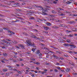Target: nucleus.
<instances>
[{
  "instance_id": "obj_1",
  "label": "nucleus",
  "mask_w": 77,
  "mask_h": 77,
  "mask_svg": "<svg viewBox=\"0 0 77 77\" xmlns=\"http://www.w3.org/2000/svg\"><path fill=\"white\" fill-rule=\"evenodd\" d=\"M26 42H27V44L29 45H28V46H32L34 48L36 47V45H35L34 42H33L32 43H31V41L29 40H27L26 41Z\"/></svg>"
},
{
  "instance_id": "obj_2",
  "label": "nucleus",
  "mask_w": 77,
  "mask_h": 77,
  "mask_svg": "<svg viewBox=\"0 0 77 77\" xmlns=\"http://www.w3.org/2000/svg\"><path fill=\"white\" fill-rule=\"evenodd\" d=\"M32 13H33V12H32V11H30L29 12L27 13V15H28L29 16H32Z\"/></svg>"
},
{
  "instance_id": "obj_3",
  "label": "nucleus",
  "mask_w": 77,
  "mask_h": 77,
  "mask_svg": "<svg viewBox=\"0 0 77 77\" xmlns=\"http://www.w3.org/2000/svg\"><path fill=\"white\" fill-rule=\"evenodd\" d=\"M40 14H42V15H48V14L47 13H46L45 12H42L41 13L39 12Z\"/></svg>"
},
{
  "instance_id": "obj_4",
  "label": "nucleus",
  "mask_w": 77,
  "mask_h": 77,
  "mask_svg": "<svg viewBox=\"0 0 77 77\" xmlns=\"http://www.w3.org/2000/svg\"><path fill=\"white\" fill-rule=\"evenodd\" d=\"M8 33H10V34H12V35H14L15 34V32L10 31H8Z\"/></svg>"
},
{
  "instance_id": "obj_5",
  "label": "nucleus",
  "mask_w": 77,
  "mask_h": 77,
  "mask_svg": "<svg viewBox=\"0 0 77 77\" xmlns=\"http://www.w3.org/2000/svg\"><path fill=\"white\" fill-rule=\"evenodd\" d=\"M44 29L45 30H48V29H49L48 27V26H44Z\"/></svg>"
},
{
  "instance_id": "obj_6",
  "label": "nucleus",
  "mask_w": 77,
  "mask_h": 77,
  "mask_svg": "<svg viewBox=\"0 0 77 77\" xmlns=\"http://www.w3.org/2000/svg\"><path fill=\"white\" fill-rule=\"evenodd\" d=\"M40 53V51L39 50H37L35 52V54H39Z\"/></svg>"
},
{
  "instance_id": "obj_7",
  "label": "nucleus",
  "mask_w": 77,
  "mask_h": 77,
  "mask_svg": "<svg viewBox=\"0 0 77 77\" xmlns=\"http://www.w3.org/2000/svg\"><path fill=\"white\" fill-rule=\"evenodd\" d=\"M63 45H64V46H66V47L69 46V45L68 43H65L63 44Z\"/></svg>"
},
{
  "instance_id": "obj_8",
  "label": "nucleus",
  "mask_w": 77,
  "mask_h": 77,
  "mask_svg": "<svg viewBox=\"0 0 77 77\" xmlns=\"http://www.w3.org/2000/svg\"><path fill=\"white\" fill-rule=\"evenodd\" d=\"M2 55L4 56H8V54L7 53H3Z\"/></svg>"
},
{
  "instance_id": "obj_9",
  "label": "nucleus",
  "mask_w": 77,
  "mask_h": 77,
  "mask_svg": "<svg viewBox=\"0 0 77 77\" xmlns=\"http://www.w3.org/2000/svg\"><path fill=\"white\" fill-rule=\"evenodd\" d=\"M48 8H45V9H44L42 11H44V12H47V9Z\"/></svg>"
},
{
  "instance_id": "obj_10",
  "label": "nucleus",
  "mask_w": 77,
  "mask_h": 77,
  "mask_svg": "<svg viewBox=\"0 0 77 77\" xmlns=\"http://www.w3.org/2000/svg\"><path fill=\"white\" fill-rule=\"evenodd\" d=\"M46 24L47 26H50L51 25V23L49 22H47L46 23Z\"/></svg>"
},
{
  "instance_id": "obj_11",
  "label": "nucleus",
  "mask_w": 77,
  "mask_h": 77,
  "mask_svg": "<svg viewBox=\"0 0 77 77\" xmlns=\"http://www.w3.org/2000/svg\"><path fill=\"white\" fill-rule=\"evenodd\" d=\"M69 71V68H66V72H68Z\"/></svg>"
},
{
  "instance_id": "obj_12",
  "label": "nucleus",
  "mask_w": 77,
  "mask_h": 77,
  "mask_svg": "<svg viewBox=\"0 0 77 77\" xmlns=\"http://www.w3.org/2000/svg\"><path fill=\"white\" fill-rule=\"evenodd\" d=\"M0 21H5V20L2 18H0Z\"/></svg>"
},
{
  "instance_id": "obj_13",
  "label": "nucleus",
  "mask_w": 77,
  "mask_h": 77,
  "mask_svg": "<svg viewBox=\"0 0 77 77\" xmlns=\"http://www.w3.org/2000/svg\"><path fill=\"white\" fill-rule=\"evenodd\" d=\"M66 3H67V4H70V3H72V2L68 1V2H66Z\"/></svg>"
},
{
  "instance_id": "obj_14",
  "label": "nucleus",
  "mask_w": 77,
  "mask_h": 77,
  "mask_svg": "<svg viewBox=\"0 0 77 77\" xmlns=\"http://www.w3.org/2000/svg\"><path fill=\"white\" fill-rule=\"evenodd\" d=\"M23 34H24V35H26V36H27V35H28V34H27V33L26 32H23Z\"/></svg>"
},
{
  "instance_id": "obj_15",
  "label": "nucleus",
  "mask_w": 77,
  "mask_h": 77,
  "mask_svg": "<svg viewBox=\"0 0 77 77\" xmlns=\"http://www.w3.org/2000/svg\"><path fill=\"white\" fill-rule=\"evenodd\" d=\"M32 51L33 52H35V48H32Z\"/></svg>"
},
{
  "instance_id": "obj_16",
  "label": "nucleus",
  "mask_w": 77,
  "mask_h": 77,
  "mask_svg": "<svg viewBox=\"0 0 77 77\" xmlns=\"http://www.w3.org/2000/svg\"><path fill=\"white\" fill-rule=\"evenodd\" d=\"M66 41L67 42H68L69 43H70V42H71V41L69 40V39L67 40Z\"/></svg>"
},
{
  "instance_id": "obj_17",
  "label": "nucleus",
  "mask_w": 77,
  "mask_h": 77,
  "mask_svg": "<svg viewBox=\"0 0 77 77\" xmlns=\"http://www.w3.org/2000/svg\"><path fill=\"white\" fill-rule=\"evenodd\" d=\"M75 22H74V21H71L70 22V24H73V23H75Z\"/></svg>"
},
{
  "instance_id": "obj_18",
  "label": "nucleus",
  "mask_w": 77,
  "mask_h": 77,
  "mask_svg": "<svg viewBox=\"0 0 77 77\" xmlns=\"http://www.w3.org/2000/svg\"><path fill=\"white\" fill-rule=\"evenodd\" d=\"M13 62H15V63H17V62L18 61L15 60H13Z\"/></svg>"
},
{
  "instance_id": "obj_19",
  "label": "nucleus",
  "mask_w": 77,
  "mask_h": 77,
  "mask_svg": "<svg viewBox=\"0 0 77 77\" xmlns=\"http://www.w3.org/2000/svg\"><path fill=\"white\" fill-rule=\"evenodd\" d=\"M39 8H40V9H41L42 10V11L44 10V8H43L42 7V6H39Z\"/></svg>"
},
{
  "instance_id": "obj_20",
  "label": "nucleus",
  "mask_w": 77,
  "mask_h": 77,
  "mask_svg": "<svg viewBox=\"0 0 77 77\" xmlns=\"http://www.w3.org/2000/svg\"><path fill=\"white\" fill-rule=\"evenodd\" d=\"M12 6L13 7H17V6H15V4H12Z\"/></svg>"
},
{
  "instance_id": "obj_21",
  "label": "nucleus",
  "mask_w": 77,
  "mask_h": 77,
  "mask_svg": "<svg viewBox=\"0 0 77 77\" xmlns=\"http://www.w3.org/2000/svg\"><path fill=\"white\" fill-rule=\"evenodd\" d=\"M52 13H54V14H57V12L54 11H52Z\"/></svg>"
},
{
  "instance_id": "obj_22",
  "label": "nucleus",
  "mask_w": 77,
  "mask_h": 77,
  "mask_svg": "<svg viewBox=\"0 0 77 77\" xmlns=\"http://www.w3.org/2000/svg\"><path fill=\"white\" fill-rule=\"evenodd\" d=\"M26 8H27L28 9V8H29V9H32V7H29V6L27 7Z\"/></svg>"
},
{
  "instance_id": "obj_23",
  "label": "nucleus",
  "mask_w": 77,
  "mask_h": 77,
  "mask_svg": "<svg viewBox=\"0 0 77 77\" xmlns=\"http://www.w3.org/2000/svg\"><path fill=\"white\" fill-rule=\"evenodd\" d=\"M3 29H5V30H8L9 29H8V28H5V27L3 28Z\"/></svg>"
},
{
  "instance_id": "obj_24",
  "label": "nucleus",
  "mask_w": 77,
  "mask_h": 77,
  "mask_svg": "<svg viewBox=\"0 0 77 77\" xmlns=\"http://www.w3.org/2000/svg\"><path fill=\"white\" fill-rule=\"evenodd\" d=\"M70 16H72L73 17H75V15H74V14H70Z\"/></svg>"
},
{
  "instance_id": "obj_25",
  "label": "nucleus",
  "mask_w": 77,
  "mask_h": 77,
  "mask_svg": "<svg viewBox=\"0 0 77 77\" xmlns=\"http://www.w3.org/2000/svg\"><path fill=\"white\" fill-rule=\"evenodd\" d=\"M3 31V30L1 28H0V32H2Z\"/></svg>"
},
{
  "instance_id": "obj_26",
  "label": "nucleus",
  "mask_w": 77,
  "mask_h": 77,
  "mask_svg": "<svg viewBox=\"0 0 77 77\" xmlns=\"http://www.w3.org/2000/svg\"><path fill=\"white\" fill-rule=\"evenodd\" d=\"M3 71L4 72H5L6 71H7V69H3Z\"/></svg>"
},
{
  "instance_id": "obj_27",
  "label": "nucleus",
  "mask_w": 77,
  "mask_h": 77,
  "mask_svg": "<svg viewBox=\"0 0 77 77\" xmlns=\"http://www.w3.org/2000/svg\"><path fill=\"white\" fill-rule=\"evenodd\" d=\"M2 42H5L6 41V40H5L4 39L2 40Z\"/></svg>"
},
{
  "instance_id": "obj_28",
  "label": "nucleus",
  "mask_w": 77,
  "mask_h": 77,
  "mask_svg": "<svg viewBox=\"0 0 77 77\" xmlns=\"http://www.w3.org/2000/svg\"><path fill=\"white\" fill-rule=\"evenodd\" d=\"M75 47H76V46L74 45V46H72L71 48H75Z\"/></svg>"
},
{
  "instance_id": "obj_29",
  "label": "nucleus",
  "mask_w": 77,
  "mask_h": 77,
  "mask_svg": "<svg viewBox=\"0 0 77 77\" xmlns=\"http://www.w3.org/2000/svg\"><path fill=\"white\" fill-rule=\"evenodd\" d=\"M57 10H58V11H60V8H57Z\"/></svg>"
},
{
  "instance_id": "obj_30",
  "label": "nucleus",
  "mask_w": 77,
  "mask_h": 77,
  "mask_svg": "<svg viewBox=\"0 0 77 77\" xmlns=\"http://www.w3.org/2000/svg\"><path fill=\"white\" fill-rule=\"evenodd\" d=\"M70 52H69V51H68L67 52H68V53H72V51H69Z\"/></svg>"
},
{
  "instance_id": "obj_31",
  "label": "nucleus",
  "mask_w": 77,
  "mask_h": 77,
  "mask_svg": "<svg viewBox=\"0 0 77 77\" xmlns=\"http://www.w3.org/2000/svg\"><path fill=\"white\" fill-rule=\"evenodd\" d=\"M33 38H35V39H36L37 38V37H36L35 36H33Z\"/></svg>"
},
{
  "instance_id": "obj_32",
  "label": "nucleus",
  "mask_w": 77,
  "mask_h": 77,
  "mask_svg": "<svg viewBox=\"0 0 77 77\" xmlns=\"http://www.w3.org/2000/svg\"><path fill=\"white\" fill-rule=\"evenodd\" d=\"M35 63V64H37V65H38L39 64V63L38 62H36V63Z\"/></svg>"
},
{
  "instance_id": "obj_33",
  "label": "nucleus",
  "mask_w": 77,
  "mask_h": 77,
  "mask_svg": "<svg viewBox=\"0 0 77 77\" xmlns=\"http://www.w3.org/2000/svg\"><path fill=\"white\" fill-rule=\"evenodd\" d=\"M38 20H41V21H44V19H42V20L41 19H38Z\"/></svg>"
},
{
  "instance_id": "obj_34",
  "label": "nucleus",
  "mask_w": 77,
  "mask_h": 77,
  "mask_svg": "<svg viewBox=\"0 0 77 77\" xmlns=\"http://www.w3.org/2000/svg\"><path fill=\"white\" fill-rule=\"evenodd\" d=\"M69 46H70V47H72V46H74V45H71V44H70L69 45Z\"/></svg>"
},
{
  "instance_id": "obj_35",
  "label": "nucleus",
  "mask_w": 77,
  "mask_h": 77,
  "mask_svg": "<svg viewBox=\"0 0 77 77\" xmlns=\"http://www.w3.org/2000/svg\"><path fill=\"white\" fill-rule=\"evenodd\" d=\"M5 43H6V44H9V42H8V41H5Z\"/></svg>"
},
{
  "instance_id": "obj_36",
  "label": "nucleus",
  "mask_w": 77,
  "mask_h": 77,
  "mask_svg": "<svg viewBox=\"0 0 77 77\" xmlns=\"http://www.w3.org/2000/svg\"><path fill=\"white\" fill-rule=\"evenodd\" d=\"M60 15H61V16H62V17H63V16H64V14H59Z\"/></svg>"
},
{
  "instance_id": "obj_37",
  "label": "nucleus",
  "mask_w": 77,
  "mask_h": 77,
  "mask_svg": "<svg viewBox=\"0 0 77 77\" xmlns=\"http://www.w3.org/2000/svg\"><path fill=\"white\" fill-rule=\"evenodd\" d=\"M34 18H35L34 17H32V18H30L29 19L30 20H33V19H34Z\"/></svg>"
},
{
  "instance_id": "obj_38",
  "label": "nucleus",
  "mask_w": 77,
  "mask_h": 77,
  "mask_svg": "<svg viewBox=\"0 0 77 77\" xmlns=\"http://www.w3.org/2000/svg\"><path fill=\"white\" fill-rule=\"evenodd\" d=\"M13 70H14V71H18V70H17V69H13Z\"/></svg>"
},
{
  "instance_id": "obj_39",
  "label": "nucleus",
  "mask_w": 77,
  "mask_h": 77,
  "mask_svg": "<svg viewBox=\"0 0 77 77\" xmlns=\"http://www.w3.org/2000/svg\"><path fill=\"white\" fill-rule=\"evenodd\" d=\"M15 5H20V3H19L18 2L16 3L15 4Z\"/></svg>"
},
{
  "instance_id": "obj_40",
  "label": "nucleus",
  "mask_w": 77,
  "mask_h": 77,
  "mask_svg": "<svg viewBox=\"0 0 77 77\" xmlns=\"http://www.w3.org/2000/svg\"><path fill=\"white\" fill-rule=\"evenodd\" d=\"M54 49H55V50H58V48H56V47H54Z\"/></svg>"
},
{
  "instance_id": "obj_41",
  "label": "nucleus",
  "mask_w": 77,
  "mask_h": 77,
  "mask_svg": "<svg viewBox=\"0 0 77 77\" xmlns=\"http://www.w3.org/2000/svg\"><path fill=\"white\" fill-rule=\"evenodd\" d=\"M53 3H54V4H57V2H56L55 1H54L53 2Z\"/></svg>"
},
{
  "instance_id": "obj_42",
  "label": "nucleus",
  "mask_w": 77,
  "mask_h": 77,
  "mask_svg": "<svg viewBox=\"0 0 77 77\" xmlns=\"http://www.w3.org/2000/svg\"><path fill=\"white\" fill-rule=\"evenodd\" d=\"M2 73H0V75H4V74H5V73H3V72H2Z\"/></svg>"
},
{
  "instance_id": "obj_43",
  "label": "nucleus",
  "mask_w": 77,
  "mask_h": 77,
  "mask_svg": "<svg viewBox=\"0 0 77 77\" xmlns=\"http://www.w3.org/2000/svg\"><path fill=\"white\" fill-rule=\"evenodd\" d=\"M21 48H22V49H25V48H24V46H23V45L21 47Z\"/></svg>"
},
{
  "instance_id": "obj_44",
  "label": "nucleus",
  "mask_w": 77,
  "mask_h": 77,
  "mask_svg": "<svg viewBox=\"0 0 77 77\" xmlns=\"http://www.w3.org/2000/svg\"><path fill=\"white\" fill-rule=\"evenodd\" d=\"M60 57V59L61 60H64V58H63Z\"/></svg>"
},
{
  "instance_id": "obj_45",
  "label": "nucleus",
  "mask_w": 77,
  "mask_h": 77,
  "mask_svg": "<svg viewBox=\"0 0 77 77\" xmlns=\"http://www.w3.org/2000/svg\"><path fill=\"white\" fill-rule=\"evenodd\" d=\"M39 68L38 67H37L36 68V69H37V70H39Z\"/></svg>"
},
{
  "instance_id": "obj_46",
  "label": "nucleus",
  "mask_w": 77,
  "mask_h": 77,
  "mask_svg": "<svg viewBox=\"0 0 77 77\" xmlns=\"http://www.w3.org/2000/svg\"><path fill=\"white\" fill-rule=\"evenodd\" d=\"M57 69H60V67H59L58 66L57 67Z\"/></svg>"
},
{
  "instance_id": "obj_47",
  "label": "nucleus",
  "mask_w": 77,
  "mask_h": 77,
  "mask_svg": "<svg viewBox=\"0 0 77 77\" xmlns=\"http://www.w3.org/2000/svg\"><path fill=\"white\" fill-rule=\"evenodd\" d=\"M73 53H75V54H77V52L74 51L73 52Z\"/></svg>"
},
{
  "instance_id": "obj_48",
  "label": "nucleus",
  "mask_w": 77,
  "mask_h": 77,
  "mask_svg": "<svg viewBox=\"0 0 77 77\" xmlns=\"http://www.w3.org/2000/svg\"><path fill=\"white\" fill-rule=\"evenodd\" d=\"M49 52H50V53H54V52L51 51H49Z\"/></svg>"
},
{
  "instance_id": "obj_49",
  "label": "nucleus",
  "mask_w": 77,
  "mask_h": 77,
  "mask_svg": "<svg viewBox=\"0 0 77 77\" xmlns=\"http://www.w3.org/2000/svg\"><path fill=\"white\" fill-rule=\"evenodd\" d=\"M6 39V41H11V40H9V39H7V38Z\"/></svg>"
},
{
  "instance_id": "obj_50",
  "label": "nucleus",
  "mask_w": 77,
  "mask_h": 77,
  "mask_svg": "<svg viewBox=\"0 0 77 77\" xmlns=\"http://www.w3.org/2000/svg\"><path fill=\"white\" fill-rule=\"evenodd\" d=\"M55 72H57V70L56 69H54Z\"/></svg>"
},
{
  "instance_id": "obj_51",
  "label": "nucleus",
  "mask_w": 77,
  "mask_h": 77,
  "mask_svg": "<svg viewBox=\"0 0 77 77\" xmlns=\"http://www.w3.org/2000/svg\"><path fill=\"white\" fill-rule=\"evenodd\" d=\"M18 72V73H19V74H21V72L20 71H17Z\"/></svg>"
},
{
  "instance_id": "obj_52",
  "label": "nucleus",
  "mask_w": 77,
  "mask_h": 77,
  "mask_svg": "<svg viewBox=\"0 0 77 77\" xmlns=\"http://www.w3.org/2000/svg\"><path fill=\"white\" fill-rule=\"evenodd\" d=\"M16 48H20V47H18V46H16Z\"/></svg>"
},
{
  "instance_id": "obj_53",
  "label": "nucleus",
  "mask_w": 77,
  "mask_h": 77,
  "mask_svg": "<svg viewBox=\"0 0 77 77\" xmlns=\"http://www.w3.org/2000/svg\"><path fill=\"white\" fill-rule=\"evenodd\" d=\"M40 44L41 45H45L42 43H41Z\"/></svg>"
},
{
  "instance_id": "obj_54",
  "label": "nucleus",
  "mask_w": 77,
  "mask_h": 77,
  "mask_svg": "<svg viewBox=\"0 0 77 77\" xmlns=\"http://www.w3.org/2000/svg\"><path fill=\"white\" fill-rule=\"evenodd\" d=\"M54 28H55V29H57V28H59V27L55 26Z\"/></svg>"
},
{
  "instance_id": "obj_55",
  "label": "nucleus",
  "mask_w": 77,
  "mask_h": 77,
  "mask_svg": "<svg viewBox=\"0 0 77 77\" xmlns=\"http://www.w3.org/2000/svg\"><path fill=\"white\" fill-rule=\"evenodd\" d=\"M16 10H17V11H20V9H16Z\"/></svg>"
},
{
  "instance_id": "obj_56",
  "label": "nucleus",
  "mask_w": 77,
  "mask_h": 77,
  "mask_svg": "<svg viewBox=\"0 0 77 77\" xmlns=\"http://www.w3.org/2000/svg\"><path fill=\"white\" fill-rule=\"evenodd\" d=\"M0 16H1V17H4V15L1 14H0Z\"/></svg>"
},
{
  "instance_id": "obj_57",
  "label": "nucleus",
  "mask_w": 77,
  "mask_h": 77,
  "mask_svg": "<svg viewBox=\"0 0 77 77\" xmlns=\"http://www.w3.org/2000/svg\"><path fill=\"white\" fill-rule=\"evenodd\" d=\"M64 56H65V57H69V56L68 55H64Z\"/></svg>"
},
{
  "instance_id": "obj_58",
  "label": "nucleus",
  "mask_w": 77,
  "mask_h": 77,
  "mask_svg": "<svg viewBox=\"0 0 77 77\" xmlns=\"http://www.w3.org/2000/svg\"><path fill=\"white\" fill-rule=\"evenodd\" d=\"M44 33H47V34L48 33V32L47 31H44Z\"/></svg>"
},
{
  "instance_id": "obj_59",
  "label": "nucleus",
  "mask_w": 77,
  "mask_h": 77,
  "mask_svg": "<svg viewBox=\"0 0 77 77\" xmlns=\"http://www.w3.org/2000/svg\"><path fill=\"white\" fill-rule=\"evenodd\" d=\"M34 72L35 73H38V71L37 70L34 71Z\"/></svg>"
},
{
  "instance_id": "obj_60",
  "label": "nucleus",
  "mask_w": 77,
  "mask_h": 77,
  "mask_svg": "<svg viewBox=\"0 0 77 77\" xmlns=\"http://www.w3.org/2000/svg\"><path fill=\"white\" fill-rule=\"evenodd\" d=\"M16 65L17 66H20V65L19 64H17Z\"/></svg>"
},
{
  "instance_id": "obj_61",
  "label": "nucleus",
  "mask_w": 77,
  "mask_h": 77,
  "mask_svg": "<svg viewBox=\"0 0 77 77\" xmlns=\"http://www.w3.org/2000/svg\"><path fill=\"white\" fill-rule=\"evenodd\" d=\"M14 54H16V55H17V52H14Z\"/></svg>"
},
{
  "instance_id": "obj_62",
  "label": "nucleus",
  "mask_w": 77,
  "mask_h": 77,
  "mask_svg": "<svg viewBox=\"0 0 77 77\" xmlns=\"http://www.w3.org/2000/svg\"><path fill=\"white\" fill-rule=\"evenodd\" d=\"M7 66L8 67H9V69L10 68H11V66Z\"/></svg>"
},
{
  "instance_id": "obj_63",
  "label": "nucleus",
  "mask_w": 77,
  "mask_h": 77,
  "mask_svg": "<svg viewBox=\"0 0 77 77\" xmlns=\"http://www.w3.org/2000/svg\"><path fill=\"white\" fill-rule=\"evenodd\" d=\"M2 48H6V47H5L4 46H3L2 47Z\"/></svg>"
},
{
  "instance_id": "obj_64",
  "label": "nucleus",
  "mask_w": 77,
  "mask_h": 77,
  "mask_svg": "<svg viewBox=\"0 0 77 77\" xmlns=\"http://www.w3.org/2000/svg\"><path fill=\"white\" fill-rule=\"evenodd\" d=\"M16 22H17V21H18V22H19V21H20V20H16Z\"/></svg>"
}]
</instances>
